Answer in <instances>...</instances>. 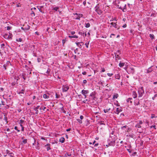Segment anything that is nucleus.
<instances>
[{
    "label": "nucleus",
    "mask_w": 157,
    "mask_h": 157,
    "mask_svg": "<svg viewBox=\"0 0 157 157\" xmlns=\"http://www.w3.org/2000/svg\"><path fill=\"white\" fill-rule=\"evenodd\" d=\"M75 33V32L74 31H72L71 32V34L72 35H73Z\"/></svg>",
    "instance_id": "nucleus-56"
},
{
    "label": "nucleus",
    "mask_w": 157,
    "mask_h": 157,
    "mask_svg": "<svg viewBox=\"0 0 157 157\" xmlns=\"http://www.w3.org/2000/svg\"><path fill=\"white\" fill-rule=\"evenodd\" d=\"M59 142L62 143H63L65 141V139L64 137H61L59 139Z\"/></svg>",
    "instance_id": "nucleus-18"
},
{
    "label": "nucleus",
    "mask_w": 157,
    "mask_h": 157,
    "mask_svg": "<svg viewBox=\"0 0 157 157\" xmlns=\"http://www.w3.org/2000/svg\"><path fill=\"white\" fill-rule=\"evenodd\" d=\"M127 26V25L126 24H124L123 26L122 27L124 28H125Z\"/></svg>",
    "instance_id": "nucleus-59"
},
{
    "label": "nucleus",
    "mask_w": 157,
    "mask_h": 157,
    "mask_svg": "<svg viewBox=\"0 0 157 157\" xmlns=\"http://www.w3.org/2000/svg\"><path fill=\"white\" fill-rule=\"evenodd\" d=\"M87 82V81L86 80H84L83 81V83L84 84H85Z\"/></svg>",
    "instance_id": "nucleus-55"
},
{
    "label": "nucleus",
    "mask_w": 157,
    "mask_h": 157,
    "mask_svg": "<svg viewBox=\"0 0 157 157\" xmlns=\"http://www.w3.org/2000/svg\"><path fill=\"white\" fill-rule=\"evenodd\" d=\"M1 103H0V105H5V102L3 101H1Z\"/></svg>",
    "instance_id": "nucleus-45"
},
{
    "label": "nucleus",
    "mask_w": 157,
    "mask_h": 157,
    "mask_svg": "<svg viewBox=\"0 0 157 157\" xmlns=\"http://www.w3.org/2000/svg\"><path fill=\"white\" fill-rule=\"evenodd\" d=\"M45 109H46V107H41L40 108V110L43 109V110L44 111Z\"/></svg>",
    "instance_id": "nucleus-39"
},
{
    "label": "nucleus",
    "mask_w": 157,
    "mask_h": 157,
    "mask_svg": "<svg viewBox=\"0 0 157 157\" xmlns=\"http://www.w3.org/2000/svg\"><path fill=\"white\" fill-rule=\"evenodd\" d=\"M30 27L28 25H24L23 27H21V29L24 31H26L30 29Z\"/></svg>",
    "instance_id": "nucleus-4"
},
{
    "label": "nucleus",
    "mask_w": 157,
    "mask_h": 157,
    "mask_svg": "<svg viewBox=\"0 0 157 157\" xmlns=\"http://www.w3.org/2000/svg\"><path fill=\"white\" fill-rule=\"evenodd\" d=\"M115 54V56L116 58H117V59H120V58L119 57V56L118 55H117L116 54Z\"/></svg>",
    "instance_id": "nucleus-35"
},
{
    "label": "nucleus",
    "mask_w": 157,
    "mask_h": 157,
    "mask_svg": "<svg viewBox=\"0 0 157 157\" xmlns=\"http://www.w3.org/2000/svg\"><path fill=\"white\" fill-rule=\"evenodd\" d=\"M155 115L154 114H151V118H154L155 117Z\"/></svg>",
    "instance_id": "nucleus-57"
},
{
    "label": "nucleus",
    "mask_w": 157,
    "mask_h": 157,
    "mask_svg": "<svg viewBox=\"0 0 157 157\" xmlns=\"http://www.w3.org/2000/svg\"><path fill=\"white\" fill-rule=\"evenodd\" d=\"M85 26L86 28H89L90 26V24L89 23H85Z\"/></svg>",
    "instance_id": "nucleus-20"
},
{
    "label": "nucleus",
    "mask_w": 157,
    "mask_h": 157,
    "mask_svg": "<svg viewBox=\"0 0 157 157\" xmlns=\"http://www.w3.org/2000/svg\"><path fill=\"white\" fill-rule=\"evenodd\" d=\"M71 155V154H68L67 153H66L65 154L64 156L65 157H67V156H70Z\"/></svg>",
    "instance_id": "nucleus-32"
},
{
    "label": "nucleus",
    "mask_w": 157,
    "mask_h": 157,
    "mask_svg": "<svg viewBox=\"0 0 157 157\" xmlns=\"http://www.w3.org/2000/svg\"><path fill=\"white\" fill-rule=\"evenodd\" d=\"M40 107L39 105H38L36 106V107L34 108V110H35L36 111V113L37 114L38 113V109H39Z\"/></svg>",
    "instance_id": "nucleus-17"
},
{
    "label": "nucleus",
    "mask_w": 157,
    "mask_h": 157,
    "mask_svg": "<svg viewBox=\"0 0 157 157\" xmlns=\"http://www.w3.org/2000/svg\"><path fill=\"white\" fill-rule=\"evenodd\" d=\"M25 90L24 89H22L21 92H20L19 93V94H24L23 92Z\"/></svg>",
    "instance_id": "nucleus-43"
},
{
    "label": "nucleus",
    "mask_w": 157,
    "mask_h": 157,
    "mask_svg": "<svg viewBox=\"0 0 157 157\" xmlns=\"http://www.w3.org/2000/svg\"><path fill=\"white\" fill-rule=\"evenodd\" d=\"M80 18L78 16V17L76 18V19L79 20H80Z\"/></svg>",
    "instance_id": "nucleus-63"
},
{
    "label": "nucleus",
    "mask_w": 157,
    "mask_h": 157,
    "mask_svg": "<svg viewBox=\"0 0 157 157\" xmlns=\"http://www.w3.org/2000/svg\"><path fill=\"white\" fill-rule=\"evenodd\" d=\"M7 66H9L10 65H11V64L10 63V61H7L6 62V64H5Z\"/></svg>",
    "instance_id": "nucleus-30"
},
{
    "label": "nucleus",
    "mask_w": 157,
    "mask_h": 157,
    "mask_svg": "<svg viewBox=\"0 0 157 157\" xmlns=\"http://www.w3.org/2000/svg\"><path fill=\"white\" fill-rule=\"evenodd\" d=\"M95 94L94 93L92 92L90 94V96L91 97L92 99L95 100L96 97L95 96Z\"/></svg>",
    "instance_id": "nucleus-8"
},
{
    "label": "nucleus",
    "mask_w": 157,
    "mask_h": 157,
    "mask_svg": "<svg viewBox=\"0 0 157 157\" xmlns=\"http://www.w3.org/2000/svg\"><path fill=\"white\" fill-rule=\"evenodd\" d=\"M43 97L44 98H49V96L45 94L43 95Z\"/></svg>",
    "instance_id": "nucleus-25"
},
{
    "label": "nucleus",
    "mask_w": 157,
    "mask_h": 157,
    "mask_svg": "<svg viewBox=\"0 0 157 157\" xmlns=\"http://www.w3.org/2000/svg\"><path fill=\"white\" fill-rule=\"evenodd\" d=\"M6 66H7L6 65V64H4L3 65V67L4 68L5 70H6Z\"/></svg>",
    "instance_id": "nucleus-53"
},
{
    "label": "nucleus",
    "mask_w": 157,
    "mask_h": 157,
    "mask_svg": "<svg viewBox=\"0 0 157 157\" xmlns=\"http://www.w3.org/2000/svg\"><path fill=\"white\" fill-rule=\"evenodd\" d=\"M14 129L16 130H17L18 132H19L20 131V130H18L17 129V126H15L14 127Z\"/></svg>",
    "instance_id": "nucleus-40"
},
{
    "label": "nucleus",
    "mask_w": 157,
    "mask_h": 157,
    "mask_svg": "<svg viewBox=\"0 0 157 157\" xmlns=\"http://www.w3.org/2000/svg\"><path fill=\"white\" fill-rule=\"evenodd\" d=\"M105 71V69L104 68H101V72H104Z\"/></svg>",
    "instance_id": "nucleus-58"
},
{
    "label": "nucleus",
    "mask_w": 157,
    "mask_h": 157,
    "mask_svg": "<svg viewBox=\"0 0 157 157\" xmlns=\"http://www.w3.org/2000/svg\"><path fill=\"white\" fill-rule=\"evenodd\" d=\"M127 125H125V126H124L122 127H121V128L123 129L124 128H127Z\"/></svg>",
    "instance_id": "nucleus-51"
},
{
    "label": "nucleus",
    "mask_w": 157,
    "mask_h": 157,
    "mask_svg": "<svg viewBox=\"0 0 157 157\" xmlns=\"http://www.w3.org/2000/svg\"><path fill=\"white\" fill-rule=\"evenodd\" d=\"M22 39L21 38H19V39H16V41L17 42H21L22 41Z\"/></svg>",
    "instance_id": "nucleus-31"
},
{
    "label": "nucleus",
    "mask_w": 157,
    "mask_h": 157,
    "mask_svg": "<svg viewBox=\"0 0 157 157\" xmlns=\"http://www.w3.org/2000/svg\"><path fill=\"white\" fill-rule=\"evenodd\" d=\"M6 39H9L11 38L12 37V35L9 33V35L7 34H5L3 36Z\"/></svg>",
    "instance_id": "nucleus-6"
},
{
    "label": "nucleus",
    "mask_w": 157,
    "mask_h": 157,
    "mask_svg": "<svg viewBox=\"0 0 157 157\" xmlns=\"http://www.w3.org/2000/svg\"><path fill=\"white\" fill-rule=\"evenodd\" d=\"M114 20H115L116 21H117V20H116V18H115V17H114L113 18H112V20H110V21H114Z\"/></svg>",
    "instance_id": "nucleus-52"
},
{
    "label": "nucleus",
    "mask_w": 157,
    "mask_h": 157,
    "mask_svg": "<svg viewBox=\"0 0 157 157\" xmlns=\"http://www.w3.org/2000/svg\"><path fill=\"white\" fill-rule=\"evenodd\" d=\"M62 110L63 111V113H66V111L63 109H62Z\"/></svg>",
    "instance_id": "nucleus-60"
},
{
    "label": "nucleus",
    "mask_w": 157,
    "mask_h": 157,
    "mask_svg": "<svg viewBox=\"0 0 157 157\" xmlns=\"http://www.w3.org/2000/svg\"><path fill=\"white\" fill-rule=\"evenodd\" d=\"M78 34L80 35H82L83 36H86V32H83V33H82L81 32H78Z\"/></svg>",
    "instance_id": "nucleus-14"
},
{
    "label": "nucleus",
    "mask_w": 157,
    "mask_h": 157,
    "mask_svg": "<svg viewBox=\"0 0 157 157\" xmlns=\"http://www.w3.org/2000/svg\"><path fill=\"white\" fill-rule=\"evenodd\" d=\"M118 97V94H115L113 97V99L117 98Z\"/></svg>",
    "instance_id": "nucleus-22"
},
{
    "label": "nucleus",
    "mask_w": 157,
    "mask_h": 157,
    "mask_svg": "<svg viewBox=\"0 0 157 157\" xmlns=\"http://www.w3.org/2000/svg\"><path fill=\"white\" fill-rule=\"evenodd\" d=\"M37 60L38 62H40L41 61V59L40 58H38Z\"/></svg>",
    "instance_id": "nucleus-46"
},
{
    "label": "nucleus",
    "mask_w": 157,
    "mask_h": 157,
    "mask_svg": "<svg viewBox=\"0 0 157 157\" xmlns=\"http://www.w3.org/2000/svg\"><path fill=\"white\" fill-rule=\"evenodd\" d=\"M107 75L108 76L110 77L111 76L113 75V74L108 73L107 74Z\"/></svg>",
    "instance_id": "nucleus-44"
},
{
    "label": "nucleus",
    "mask_w": 157,
    "mask_h": 157,
    "mask_svg": "<svg viewBox=\"0 0 157 157\" xmlns=\"http://www.w3.org/2000/svg\"><path fill=\"white\" fill-rule=\"evenodd\" d=\"M89 44V43H86L85 45L86 46V47L87 48H88V45Z\"/></svg>",
    "instance_id": "nucleus-54"
},
{
    "label": "nucleus",
    "mask_w": 157,
    "mask_h": 157,
    "mask_svg": "<svg viewBox=\"0 0 157 157\" xmlns=\"http://www.w3.org/2000/svg\"><path fill=\"white\" fill-rule=\"evenodd\" d=\"M89 92L88 90H82L81 92L82 94L83 95H85V94H88Z\"/></svg>",
    "instance_id": "nucleus-13"
},
{
    "label": "nucleus",
    "mask_w": 157,
    "mask_h": 157,
    "mask_svg": "<svg viewBox=\"0 0 157 157\" xmlns=\"http://www.w3.org/2000/svg\"><path fill=\"white\" fill-rule=\"evenodd\" d=\"M6 28H7V29L8 30H9L11 29V27L9 26H8Z\"/></svg>",
    "instance_id": "nucleus-41"
},
{
    "label": "nucleus",
    "mask_w": 157,
    "mask_h": 157,
    "mask_svg": "<svg viewBox=\"0 0 157 157\" xmlns=\"http://www.w3.org/2000/svg\"><path fill=\"white\" fill-rule=\"evenodd\" d=\"M31 14L32 16H34L35 15V13L34 12L32 11H31Z\"/></svg>",
    "instance_id": "nucleus-37"
},
{
    "label": "nucleus",
    "mask_w": 157,
    "mask_h": 157,
    "mask_svg": "<svg viewBox=\"0 0 157 157\" xmlns=\"http://www.w3.org/2000/svg\"><path fill=\"white\" fill-rule=\"evenodd\" d=\"M75 44H76L78 46H79V44H81L82 45H83V44H84L83 43V42H76Z\"/></svg>",
    "instance_id": "nucleus-23"
},
{
    "label": "nucleus",
    "mask_w": 157,
    "mask_h": 157,
    "mask_svg": "<svg viewBox=\"0 0 157 157\" xmlns=\"http://www.w3.org/2000/svg\"><path fill=\"white\" fill-rule=\"evenodd\" d=\"M126 10V4H125L124 8H123V11L125 12Z\"/></svg>",
    "instance_id": "nucleus-24"
},
{
    "label": "nucleus",
    "mask_w": 157,
    "mask_h": 157,
    "mask_svg": "<svg viewBox=\"0 0 157 157\" xmlns=\"http://www.w3.org/2000/svg\"><path fill=\"white\" fill-rule=\"evenodd\" d=\"M58 9H59L58 7H55L53 8L52 9V10H54L55 11H57Z\"/></svg>",
    "instance_id": "nucleus-34"
},
{
    "label": "nucleus",
    "mask_w": 157,
    "mask_h": 157,
    "mask_svg": "<svg viewBox=\"0 0 157 157\" xmlns=\"http://www.w3.org/2000/svg\"><path fill=\"white\" fill-rule=\"evenodd\" d=\"M3 119L5 121L6 123H7V117H5Z\"/></svg>",
    "instance_id": "nucleus-33"
},
{
    "label": "nucleus",
    "mask_w": 157,
    "mask_h": 157,
    "mask_svg": "<svg viewBox=\"0 0 157 157\" xmlns=\"http://www.w3.org/2000/svg\"><path fill=\"white\" fill-rule=\"evenodd\" d=\"M122 111V109L121 108H117L116 109V110L114 112L115 113L118 114L119 113Z\"/></svg>",
    "instance_id": "nucleus-7"
},
{
    "label": "nucleus",
    "mask_w": 157,
    "mask_h": 157,
    "mask_svg": "<svg viewBox=\"0 0 157 157\" xmlns=\"http://www.w3.org/2000/svg\"><path fill=\"white\" fill-rule=\"evenodd\" d=\"M77 121H78L80 124H81L82 123V121L80 119H77Z\"/></svg>",
    "instance_id": "nucleus-38"
},
{
    "label": "nucleus",
    "mask_w": 157,
    "mask_h": 157,
    "mask_svg": "<svg viewBox=\"0 0 157 157\" xmlns=\"http://www.w3.org/2000/svg\"><path fill=\"white\" fill-rule=\"evenodd\" d=\"M56 98H59V95H58L57 93H56Z\"/></svg>",
    "instance_id": "nucleus-47"
},
{
    "label": "nucleus",
    "mask_w": 157,
    "mask_h": 157,
    "mask_svg": "<svg viewBox=\"0 0 157 157\" xmlns=\"http://www.w3.org/2000/svg\"><path fill=\"white\" fill-rule=\"evenodd\" d=\"M88 101V100L87 99H86V100H84L83 101V102L84 103H86V101Z\"/></svg>",
    "instance_id": "nucleus-64"
},
{
    "label": "nucleus",
    "mask_w": 157,
    "mask_h": 157,
    "mask_svg": "<svg viewBox=\"0 0 157 157\" xmlns=\"http://www.w3.org/2000/svg\"><path fill=\"white\" fill-rule=\"evenodd\" d=\"M139 122L136 124L135 127L137 128H141V125L143 123V122L142 121H139Z\"/></svg>",
    "instance_id": "nucleus-5"
},
{
    "label": "nucleus",
    "mask_w": 157,
    "mask_h": 157,
    "mask_svg": "<svg viewBox=\"0 0 157 157\" xmlns=\"http://www.w3.org/2000/svg\"><path fill=\"white\" fill-rule=\"evenodd\" d=\"M37 8L42 13H44V11L42 10V9L44 8L43 6H37Z\"/></svg>",
    "instance_id": "nucleus-9"
},
{
    "label": "nucleus",
    "mask_w": 157,
    "mask_h": 157,
    "mask_svg": "<svg viewBox=\"0 0 157 157\" xmlns=\"http://www.w3.org/2000/svg\"><path fill=\"white\" fill-rule=\"evenodd\" d=\"M151 67H149L148 69L147 70V73H149L153 71V69L151 68Z\"/></svg>",
    "instance_id": "nucleus-16"
},
{
    "label": "nucleus",
    "mask_w": 157,
    "mask_h": 157,
    "mask_svg": "<svg viewBox=\"0 0 157 157\" xmlns=\"http://www.w3.org/2000/svg\"><path fill=\"white\" fill-rule=\"evenodd\" d=\"M115 77L116 79H119L120 78V76L119 75L117 74L115 75Z\"/></svg>",
    "instance_id": "nucleus-28"
},
{
    "label": "nucleus",
    "mask_w": 157,
    "mask_h": 157,
    "mask_svg": "<svg viewBox=\"0 0 157 157\" xmlns=\"http://www.w3.org/2000/svg\"><path fill=\"white\" fill-rule=\"evenodd\" d=\"M124 63H121V62H120V63H119V66L120 67H122L124 66Z\"/></svg>",
    "instance_id": "nucleus-26"
},
{
    "label": "nucleus",
    "mask_w": 157,
    "mask_h": 157,
    "mask_svg": "<svg viewBox=\"0 0 157 157\" xmlns=\"http://www.w3.org/2000/svg\"><path fill=\"white\" fill-rule=\"evenodd\" d=\"M138 93L139 94V98H140L144 94V90L142 87L138 89Z\"/></svg>",
    "instance_id": "nucleus-2"
},
{
    "label": "nucleus",
    "mask_w": 157,
    "mask_h": 157,
    "mask_svg": "<svg viewBox=\"0 0 157 157\" xmlns=\"http://www.w3.org/2000/svg\"><path fill=\"white\" fill-rule=\"evenodd\" d=\"M5 46V44H1V48L3 49V47ZM4 48H3V49Z\"/></svg>",
    "instance_id": "nucleus-42"
},
{
    "label": "nucleus",
    "mask_w": 157,
    "mask_h": 157,
    "mask_svg": "<svg viewBox=\"0 0 157 157\" xmlns=\"http://www.w3.org/2000/svg\"><path fill=\"white\" fill-rule=\"evenodd\" d=\"M27 139H24L22 141V142L24 144H25L27 143Z\"/></svg>",
    "instance_id": "nucleus-36"
},
{
    "label": "nucleus",
    "mask_w": 157,
    "mask_h": 157,
    "mask_svg": "<svg viewBox=\"0 0 157 157\" xmlns=\"http://www.w3.org/2000/svg\"><path fill=\"white\" fill-rule=\"evenodd\" d=\"M69 37L70 38H78V36L76 35H74L73 36H69Z\"/></svg>",
    "instance_id": "nucleus-19"
},
{
    "label": "nucleus",
    "mask_w": 157,
    "mask_h": 157,
    "mask_svg": "<svg viewBox=\"0 0 157 157\" xmlns=\"http://www.w3.org/2000/svg\"><path fill=\"white\" fill-rule=\"evenodd\" d=\"M69 89V87L67 85H63L62 90L63 92H66Z\"/></svg>",
    "instance_id": "nucleus-3"
},
{
    "label": "nucleus",
    "mask_w": 157,
    "mask_h": 157,
    "mask_svg": "<svg viewBox=\"0 0 157 157\" xmlns=\"http://www.w3.org/2000/svg\"><path fill=\"white\" fill-rule=\"evenodd\" d=\"M132 96L134 98H135L137 97V94L136 92L133 91L132 92Z\"/></svg>",
    "instance_id": "nucleus-15"
},
{
    "label": "nucleus",
    "mask_w": 157,
    "mask_h": 157,
    "mask_svg": "<svg viewBox=\"0 0 157 157\" xmlns=\"http://www.w3.org/2000/svg\"><path fill=\"white\" fill-rule=\"evenodd\" d=\"M65 42H66V40H65L63 39L62 40V43H63V46H64V44H65Z\"/></svg>",
    "instance_id": "nucleus-49"
},
{
    "label": "nucleus",
    "mask_w": 157,
    "mask_h": 157,
    "mask_svg": "<svg viewBox=\"0 0 157 157\" xmlns=\"http://www.w3.org/2000/svg\"><path fill=\"white\" fill-rule=\"evenodd\" d=\"M86 71H84L82 73V74L84 75H86Z\"/></svg>",
    "instance_id": "nucleus-61"
},
{
    "label": "nucleus",
    "mask_w": 157,
    "mask_h": 157,
    "mask_svg": "<svg viewBox=\"0 0 157 157\" xmlns=\"http://www.w3.org/2000/svg\"><path fill=\"white\" fill-rule=\"evenodd\" d=\"M83 118V117L82 115H81L80 116V119L81 120H82Z\"/></svg>",
    "instance_id": "nucleus-62"
},
{
    "label": "nucleus",
    "mask_w": 157,
    "mask_h": 157,
    "mask_svg": "<svg viewBox=\"0 0 157 157\" xmlns=\"http://www.w3.org/2000/svg\"><path fill=\"white\" fill-rule=\"evenodd\" d=\"M78 16L80 18H81L82 17L83 14H78Z\"/></svg>",
    "instance_id": "nucleus-50"
},
{
    "label": "nucleus",
    "mask_w": 157,
    "mask_h": 157,
    "mask_svg": "<svg viewBox=\"0 0 157 157\" xmlns=\"http://www.w3.org/2000/svg\"><path fill=\"white\" fill-rule=\"evenodd\" d=\"M95 11L98 13L99 15H100L102 13V11L99 8V4H98L94 8Z\"/></svg>",
    "instance_id": "nucleus-1"
},
{
    "label": "nucleus",
    "mask_w": 157,
    "mask_h": 157,
    "mask_svg": "<svg viewBox=\"0 0 157 157\" xmlns=\"http://www.w3.org/2000/svg\"><path fill=\"white\" fill-rule=\"evenodd\" d=\"M131 99H132V98H129L127 100V102L130 101V103H132V102L131 101Z\"/></svg>",
    "instance_id": "nucleus-29"
},
{
    "label": "nucleus",
    "mask_w": 157,
    "mask_h": 157,
    "mask_svg": "<svg viewBox=\"0 0 157 157\" xmlns=\"http://www.w3.org/2000/svg\"><path fill=\"white\" fill-rule=\"evenodd\" d=\"M24 122V120H20V124H22Z\"/></svg>",
    "instance_id": "nucleus-48"
},
{
    "label": "nucleus",
    "mask_w": 157,
    "mask_h": 157,
    "mask_svg": "<svg viewBox=\"0 0 157 157\" xmlns=\"http://www.w3.org/2000/svg\"><path fill=\"white\" fill-rule=\"evenodd\" d=\"M110 24V25H112V26L114 27V28H117L118 30L119 29V28L117 27V22H116V23H114V22H112Z\"/></svg>",
    "instance_id": "nucleus-10"
},
{
    "label": "nucleus",
    "mask_w": 157,
    "mask_h": 157,
    "mask_svg": "<svg viewBox=\"0 0 157 157\" xmlns=\"http://www.w3.org/2000/svg\"><path fill=\"white\" fill-rule=\"evenodd\" d=\"M149 36L151 39H154L155 38L153 34H150Z\"/></svg>",
    "instance_id": "nucleus-21"
},
{
    "label": "nucleus",
    "mask_w": 157,
    "mask_h": 157,
    "mask_svg": "<svg viewBox=\"0 0 157 157\" xmlns=\"http://www.w3.org/2000/svg\"><path fill=\"white\" fill-rule=\"evenodd\" d=\"M111 109L110 108H109V109H104V112L105 113H106L107 112H108V111H110V110Z\"/></svg>",
    "instance_id": "nucleus-27"
},
{
    "label": "nucleus",
    "mask_w": 157,
    "mask_h": 157,
    "mask_svg": "<svg viewBox=\"0 0 157 157\" xmlns=\"http://www.w3.org/2000/svg\"><path fill=\"white\" fill-rule=\"evenodd\" d=\"M51 144H47L45 146V147H46L47 151H48L49 150H50L51 148L50 147Z\"/></svg>",
    "instance_id": "nucleus-12"
},
{
    "label": "nucleus",
    "mask_w": 157,
    "mask_h": 157,
    "mask_svg": "<svg viewBox=\"0 0 157 157\" xmlns=\"http://www.w3.org/2000/svg\"><path fill=\"white\" fill-rule=\"evenodd\" d=\"M140 104V100L139 99H137L135 100L134 104L135 105H138Z\"/></svg>",
    "instance_id": "nucleus-11"
}]
</instances>
